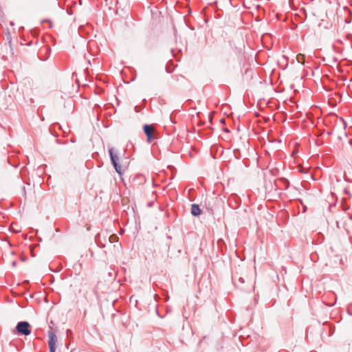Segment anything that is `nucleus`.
I'll list each match as a JSON object with an SVG mask.
<instances>
[{
	"mask_svg": "<svg viewBox=\"0 0 352 352\" xmlns=\"http://www.w3.org/2000/svg\"><path fill=\"white\" fill-rule=\"evenodd\" d=\"M109 153L110 156L111 162L115 168L117 173L120 175L123 174V170L119 164V156L118 153L113 147H111L109 149Z\"/></svg>",
	"mask_w": 352,
	"mask_h": 352,
	"instance_id": "nucleus-1",
	"label": "nucleus"
},
{
	"mask_svg": "<svg viewBox=\"0 0 352 352\" xmlns=\"http://www.w3.org/2000/svg\"><path fill=\"white\" fill-rule=\"evenodd\" d=\"M30 328V324L28 321H20L16 325V333L20 336H29L31 333Z\"/></svg>",
	"mask_w": 352,
	"mask_h": 352,
	"instance_id": "nucleus-2",
	"label": "nucleus"
},
{
	"mask_svg": "<svg viewBox=\"0 0 352 352\" xmlns=\"http://www.w3.org/2000/svg\"><path fill=\"white\" fill-rule=\"evenodd\" d=\"M47 336L49 338V352H55L56 349V343L58 342L57 337L52 331H48Z\"/></svg>",
	"mask_w": 352,
	"mask_h": 352,
	"instance_id": "nucleus-3",
	"label": "nucleus"
},
{
	"mask_svg": "<svg viewBox=\"0 0 352 352\" xmlns=\"http://www.w3.org/2000/svg\"><path fill=\"white\" fill-rule=\"evenodd\" d=\"M143 131L146 136V142L151 143L155 138L153 133V128L152 125L145 124L143 126Z\"/></svg>",
	"mask_w": 352,
	"mask_h": 352,
	"instance_id": "nucleus-4",
	"label": "nucleus"
},
{
	"mask_svg": "<svg viewBox=\"0 0 352 352\" xmlns=\"http://www.w3.org/2000/svg\"><path fill=\"white\" fill-rule=\"evenodd\" d=\"M191 214L194 217H198L202 212L199 206L197 204H192L190 208Z\"/></svg>",
	"mask_w": 352,
	"mask_h": 352,
	"instance_id": "nucleus-5",
	"label": "nucleus"
},
{
	"mask_svg": "<svg viewBox=\"0 0 352 352\" xmlns=\"http://www.w3.org/2000/svg\"><path fill=\"white\" fill-rule=\"evenodd\" d=\"M276 182L281 183V184L283 185V188L285 190H287L289 187V181L285 177H280L276 180Z\"/></svg>",
	"mask_w": 352,
	"mask_h": 352,
	"instance_id": "nucleus-6",
	"label": "nucleus"
},
{
	"mask_svg": "<svg viewBox=\"0 0 352 352\" xmlns=\"http://www.w3.org/2000/svg\"><path fill=\"white\" fill-rule=\"evenodd\" d=\"M304 59H305V55H303L302 54H298L296 56V60H297L298 63H299L304 64Z\"/></svg>",
	"mask_w": 352,
	"mask_h": 352,
	"instance_id": "nucleus-7",
	"label": "nucleus"
},
{
	"mask_svg": "<svg viewBox=\"0 0 352 352\" xmlns=\"http://www.w3.org/2000/svg\"><path fill=\"white\" fill-rule=\"evenodd\" d=\"M234 155L236 159L241 158V153L239 149H234Z\"/></svg>",
	"mask_w": 352,
	"mask_h": 352,
	"instance_id": "nucleus-8",
	"label": "nucleus"
},
{
	"mask_svg": "<svg viewBox=\"0 0 352 352\" xmlns=\"http://www.w3.org/2000/svg\"><path fill=\"white\" fill-rule=\"evenodd\" d=\"M118 239V237L116 234H111L109 236V241L112 243L113 241H116Z\"/></svg>",
	"mask_w": 352,
	"mask_h": 352,
	"instance_id": "nucleus-9",
	"label": "nucleus"
},
{
	"mask_svg": "<svg viewBox=\"0 0 352 352\" xmlns=\"http://www.w3.org/2000/svg\"><path fill=\"white\" fill-rule=\"evenodd\" d=\"M144 108L143 106H138V105H136L134 107V110L135 112L138 113L141 111V109H142Z\"/></svg>",
	"mask_w": 352,
	"mask_h": 352,
	"instance_id": "nucleus-10",
	"label": "nucleus"
},
{
	"mask_svg": "<svg viewBox=\"0 0 352 352\" xmlns=\"http://www.w3.org/2000/svg\"><path fill=\"white\" fill-rule=\"evenodd\" d=\"M169 120H170V121L173 124H175V123H176L175 120L173 119V115H172V114H170V115L169 116Z\"/></svg>",
	"mask_w": 352,
	"mask_h": 352,
	"instance_id": "nucleus-11",
	"label": "nucleus"
},
{
	"mask_svg": "<svg viewBox=\"0 0 352 352\" xmlns=\"http://www.w3.org/2000/svg\"><path fill=\"white\" fill-rule=\"evenodd\" d=\"M166 71L167 73H171V72H173V69H169V66L167 65L166 67Z\"/></svg>",
	"mask_w": 352,
	"mask_h": 352,
	"instance_id": "nucleus-12",
	"label": "nucleus"
},
{
	"mask_svg": "<svg viewBox=\"0 0 352 352\" xmlns=\"http://www.w3.org/2000/svg\"><path fill=\"white\" fill-rule=\"evenodd\" d=\"M97 243H98V245L99 247H100V248H104L105 247V245L102 243L100 241H98Z\"/></svg>",
	"mask_w": 352,
	"mask_h": 352,
	"instance_id": "nucleus-13",
	"label": "nucleus"
},
{
	"mask_svg": "<svg viewBox=\"0 0 352 352\" xmlns=\"http://www.w3.org/2000/svg\"><path fill=\"white\" fill-rule=\"evenodd\" d=\"M171 53H172L173 56H174L176 58V60H179V58L177 57V56L174 54L173 50H171Z\"/></svg>",
	"mask_w": 352,
	"mask_h": 352,
	"instance_id": "nucleus-14",
	"label": "nucleus"
},
{
	"mask_svg": "<svg viewBox=\"0 0 352 352\" xmlns=\"http://www.w3.org/2000/svg\"><path fill=\"white\" fill-rule=\"evenodd\" d=\"M22 193H23V196L25 197L26 195L25 186H23V188H22Z\"/></svg>",
	"mask_w": 352,
	"mask_h": 352,
	"instance_id": "nucleus-15",
	"label": "nucleus"
},
{
	"mask_svg": "<svg viewBox=\"0 0 352 352\" xmlns=\"http://www.w3.org/2000/svg\"><path fill=\"white\" fill-rule=\"evenodd\" d=\"M239 281L241 282V283H243L245 282L244 279L242 277H240L239 278Z\"/></svg>",
	"mask_w": 352,
	"mask_h": 352,
	"instance_id": "nucleus-16",
	"label": "nucleus"
},
{
	"mask_svg": "<svg viewBox=\"0 0 352 352\" xmlns=\"http://www.w3.org/2000/svg\"><path fill=\"white\" fill-rule=\"evenodd\" d=\"M345 22H346V23H351V19H346L345 20Z\"/></svg>",
	"mask_w": 352,
	"mask_h": 352,
	"instance_id": "nucleus-17",
	"label": "nucleus"
},
{
	"mask_svg": "<svg viewBox=\"0 0 352 352\" xmlns=\"http://www.w3.org/2000/svg\"><path fill=\"white\" fill-rule=\"evenodd\" d=\"M275 186L279 187V186L276 184V182H275Z\"/></svg>",
	"mask_w": 352,
	"mask_h": 352,
	"instance_id": "nucleus-18",
	"label": "nucleus"
},
{
	"mask_svg": "<svg viewBox=\"0 0 352 352\" xmlns=\"http://www.w3.org/2000/svg\"><path fill=\"white\" fill-rule=\"evenodd\" d=\"M12 264H13V265H16V262H15V261H14V262L12 263Z\"/></svg>",
	"mask_w": 352,
	"mask_h": 352,
	"instance_id": "nucleus-19",
	"label": "nucleus"
}]
</instances>
